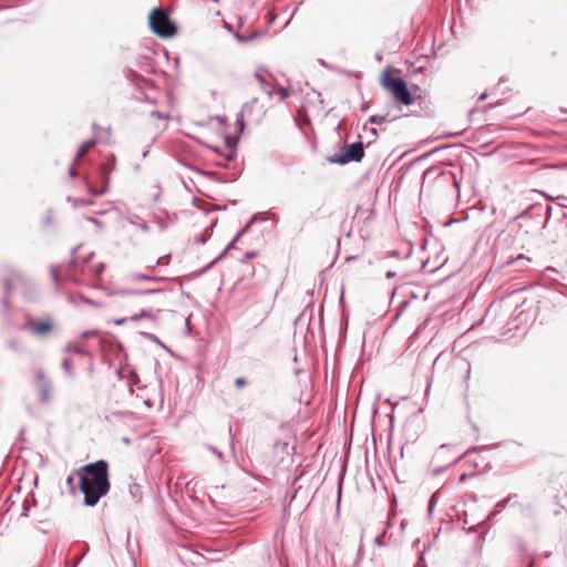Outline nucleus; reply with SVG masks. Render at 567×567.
<instances>
[{
    "instance_id": "f257e3e1",
    "label": "nucleus",
    "mask_w": 567,
    "mask_h": 567,
    "mask_svg": "<svg viewBox=\"0 0 567 567\" xmlns=\"http://www.w3.org/2000/svg\"><path fill=\"white\" fill-rule=\"evenodd\" d=\"M74 475L79 477V488L84 495L85 506H95L110 491L109 463L104 460L82 466Z\"/></svg>"
},
{
    "instance_id": "f03ea898",
    "label": "nucleus",
    "mask_w": 567,
    "mask_h": 567,
    "mask_svg": "<svg viewBox=\"0 0 567 567\" xmlns=\"http://www.w3.org/2000/svg\"><path fill=\"white\" fill-rule=\"evenodd\" d=\"M92 256L93 254L84 258L82 261L75 257H72L63 269L65 278L76 285L85 284V277L89 274H91L94 278H99L103 274L105 266L102 262L94 266H89L87 262Z\"/></svg>"
},
{
    "instance_id": "7ed1b4c3",
    "label": "nucleus",
    "mask_w": 567,
    "mask_h": 567,
    "mask_svg": "<svg viewBox=\"0 0 567 567\" xmlns=\"http://www.w3.org/2000/svg\"><path fill=\"white\" fill-rule=\"evenodd\" d=\"M382 86L391 92L395 101L403 105H411L413 96L402 78L393 76L391 72L384 71L381 76Z\"/></svg>"
},
{
    "instance_id": "20e7f679",
    "label": "nucleus",
    "mask_w": 567,
    "mask_h": 567,
    "mask_svg": "<svg viewBox=\"0 0 567 567\" xmlns=\"http://www.w3.org/2000/svg\"><path fill=\"white\" fill-rule=\"evenodd\" d=\"M148 20L152 31L162 38H169L176 33V25L169 19L168 13L161 8L153 9Z\"/></svg>"
},
{
    "instance_id": "39448f33",
    "label": "nucleus",
    "mask_w": 567,
    "mask_h": 567,
    "mask_svg": "<svg viewBox=\"0 0 567 567\" xmlns=\"http://www.w3.org/2000/svg\"><path fill=\"white\" fill-rule=\"evenodd\" d=\"M364 156V147L362 142H354L344 145L339 153L328 157V162L344 165L350 162H360Z\"/></svg>"
},
{
    "instance_id": "423d86ee",
    "label": "nucleus",
    "mask_w": 567,
    "mask_h": 567,
    "mask_svg": "<svg viewBox=\"0 0 567 567\" xmlns=\"http://www.w3.org/2000/svg\"><path fill=\"white\" fill-rule=\"evenodd\" d=\"M115 163L116 158L114 155H112V164L110 168H106L105 166L103 168H99V186L91 182L87 177H85V185L91 196H102L107 193L110 184V174L114 169Z\"/></svg>"
},
{
    "instance_id": "0eeeda50",
    "label": "nucleus",
    "mask_w": 567,
    "mask_h": 567,
    "mask_svg": "<svg viewBox=\"0 0 567 567\" xmlns=\"http://www.w3.org/2000/svg\"><path fill=\"white\" fill-rule=\"evenodd\" d=\"M482 447H472L465 452H462V453H452L454 447L452 445H449V444H442L435 452L434 454V460L436 462H441V463H444V465L447 467V466H453L455 465L456 463H458L463 457H465L467 454H470L471 452H476L478 450H481Z\"/></svg>"
},
{
    "instance_id": "6e6552de",
    "label": "nucleus",
    "mask_w": 567,
    "mask_h": 567,
    "mask_svg": "<svg viewBox=\"0 0 567 567\" xmlns=\"http://www.w3.org/2000/svg\"><path fill=\"white\" fill-rule=\"evenodd\" d=\"M35 378L39 391V402L47 404L51 400V382L42 370H37Z\"/></svg>"
},
{
    "instance_id": "1a4fd4ad",
    "label": "nucleus",
    "mask_w": 567,
    "mask_h": 567,
    "mask_svg": "<svg viewBox=\"0 0 567 567\" xmlns=\"http://www.w3.org/2000/svg\"><path fill=\"white\" fill-rule=\"evenodd\" d=\"M257 220H264L262 218H259L258 216H252L250 220L240 229V231L233 238V240L226 246V248L223 250V252L216 257L209 265L208 268L213 267L217 261H219L231 249H235L236 243L239 240V238L246 234L251 225Z\"/></svg>"
},
{
    "instance_id": "9d476101",
    "label": "nucleus",
    "mask_w": 567,
    "mask_h": 567,
    "mask_svg": "<svg viewBox=\"0 0 567 567\" xmlns=\"http://www.w3.org/2000/svg\"><path fill=\"white\" fill-rule=\"evenodd\" d=\"M24 329H29L35 336H44L52 329L50 321H33L30 320L24 324Z\"/></svg>"
},
{
    "instance_id": "9b49d317",
    "label": "nucleus",
    "mask_w": 567,
    "mask_h": 567,
    "mask_svg": "<svg viewBox=\"0 0 567 567\" xmlns=\"http://www.w3.org/2000/svg\"><path fill=\"white\" fill-rule=\"evenodd\" d=\"M226 145L228 147V153L224 156V159L221 162H217L216 165L220 167H225L228 162H231L236 156V145L237 142L233 140L231 137H226Z\"/></svg>"
},
{
    "instance_id": "f8f14e48",
    "label": "nucleus",
    "mask_w": 567,
    "mask_h": 567,
    "mask_svg": "<svg viewBox=\"0 0 567 567\" xmlns=\"http://www.w3.org/2000/svg\"><path fill=\"white\" fill-rule=\"evenodd\" d=\"M258 103V100L257 99H252L250 102L248 103H245L243 105V109H241V112L237 115V118H236V124L239 128L240 132H243L244 130V116L245 115H250L254 106Z\"/></svg>"
},
{
    "instance_id": "ddd939ff",
    "label": "nucleus",
    "mask_w": 567,
    "mask_h": 567,
    "mask_svg": "<svg viewBox=\"0 0 567 567\" xmlns=\"http://www.w3.org/2000/svg\"><path fill=\"white\" fill-rule=\"evenodd\" d=\"M127 279L133 282H137V281L158 282V281L167 280V278H165V277H156V276L142 274V272H132L127 276Z\"/></svg>"
},
{
    "instance_id": "4468645a",
    "label": "nucleus",
    "mask_w": 567,
    "mask_h": 567,
    "mask_svg": "<svg viewBox=\"0 0 567 567\" xmlns=\"http://www.w3.org/2000/svg\"><path fill=\"white\" fill-rule=\"evenodd\" d=\"M166 290L164 288H147V289H123L121 291L124 296H142V295H155L162 293Z\"/></svg>"
},
{
    "instance_id": "2eb2a0df",
    "label": "nucleus",
    "mask_w": 567,
    "mask_h": 567,
    "mask_svg": "<svg viewBox=\"0 0 567 567\" xmlns=\"http://www.w3.org/2000/svg\"><path fill=\"white\" fill-rule=\"evenodd\" d=\"M255 79L258 81L259 85H260V89L268 95V96H272L275 94V89L272 86V84H270L269 82H267L265 75L262 74V70L259 69L256 73H255Z\"/></svg>"
},
{
    "instance_id": "dca6fc26",
    "label": "nucleus",
    "mask_w": 567,
    "mask_h": 567,
    "mask_svg": "<svg viewBox=\"0 0 567 567\" xmlns=\"http://www.w3.org/2000/svg\"><path fill=\"white\" fill-rule=\"evenodd\" d=\"M399 117H400V115H391L390 112H386L384 114L371 115L368 118V123L380 125L385 122H393V121L398 120Z\"/></svg>"
},
{
    "instance_id": "f3484780",
    "label": "nucleus",
    "mask_w": 567,
    "mask_h": 567,
    "mask_svg": "<svg viewBox=\"0 0 567 567\" xmlns=\"http://www.w3.org/2000/svg\"><path fill=\"white\" fill-rule=\"evenodd\" d=\"M66 200L69 203H71L74 208L84 207V206L94 204L93 199L76 198V197H72V196H68Z\"/></svg>"
},
{
    "instance_id": "a211bd4d",
    "label": "nucleus",
    "mask_w": 567,
    "mask_h": 567,
    "mask_svg": "<svg viewBox=\"0 0 567 567\" xmlns=\"http://www.w3.org/2000/svg\"><path fill=\"white\" fill-rule=\"evenodd\" d=\"M96 144L95 140H90L84 142L78 150V153L75 155L74 162H78L79 158H81L91 147H93Z\"/></svg>"
},
{
    "instance_id": "6ab92c4d",
    "label": "nucleus",
    "mask_w": 567,
    "mask_h": 567,
    "mask_svg": "<svg viewBox=\"0 0 567 567\" xmlns=\"http://www.w3.org/2000/svg\"><path fill=\"white\" fill-rule=\"evenodd\" d=\"M64 351L65 352H73L75 354H79V355H87L89 354V351L84 350L83 348L74 344V343H68L64 348Z\"/></svg>"
},
{
    "instance_id": "aec40b11",
    "label": "nucleus",
    "mask_w": 567,
    "mask_h": 567,
    "mask_svg": "<svg viewBox=\"0 0 567 567\" xmlns=\"http://www.w3.org/2000/svg\"><path fill=\"white\" fill-rule=\"evenodd\" d=\"M512 496H508L502 501H499L495 507H494V511L489 514L488 518H491L492 516L496 515L497 513L502 512L508 504L509 502L512 501Z\"/></svg>"
},
{
    "instance_id": "412c9836",
    "label": "nucleus",
    "mask_w": 567,
    "mask_h": 567,
    "mask_svg": "<svg viewBox=\"0 0 567 567\" xmlns=\"http://www.w3.org/2000/svg\"><path fill=\"white\" fill-rule=\"evenodd\" d=\"M50 275H51V278H52V280L54 282L55 289L60 290V288H61V277L59 275L58 269L54 266L50 267Z\"/></svg>"
},
{
    "instance_id": "4be33fe9",
    "label": "nucleus",
    "mask_w": 567,
    "mask_h": 567,
    "mask_svg": "<svg viewBox=\"0 0 567 567\" xmlns=\"http://www.w3.org/2000/svg\"><path fill=\"white\" fill-rule=\"evenodd\" d=\"M130 494L135 499V502H138L142 498L141 486L138 484H132L130 486Z\"/></svg>"
},
{
    "instance_id": "5701e85b",
    "label": "nucleus",
    "mask_w": 567,
    "mask_h": 567,
    "mask_svg": "<svg viewBox=\"0 0 567 567\" xmlns=\"http://www.w3.org/2000/svg\"><path fill=\"white\" fill-rule=\"evenodd\" d=\"M258 35L257 32H250L248 35H244V34H240V33H236L235 37L236 39L238 40V42L240 43H247L254 39H256Z\"/></svg>"
},
{
    "instance_id": "b1692460",
    "label": "nucleus",
    "mask_w": 567,
    "mask_h": 567,
    "mask_svg": "<svg viewBox=\"0 0 567 567\" xmlns=\"http://www.w3.org/2000/svg\"><path fill=\"white\" fill-rule=\"evenodd\" d=\"M62 368L64 370V373L72 378L73 377V368H72V361L70 359H64L62 362Z\"/></svg>"
},
{
    "instance_id": "393cba45",
    "label": "nucleus",
    "mask_w": 567,
    "mask_h": 567,
    "mask_svg": "<svg viewBox=\"0 0 567 567\" xmlns=\"http://www.w3.org/2000/svg\"><path fill=\"white\" fill-rule=\"evenodd\" d=\"M169 262V256H162L156 259L154 265L148 266L150 269H155L157 266L167 265Z\"/></svg>"
},
{
    "instance_id": "a878e982",
    "label": "nucleus",
    "mask_w": 567,
    "mask_h": 567,
    "mask_svg": "<svg viewBox=\"0 0 567 567\" xmlns=\"http://www.w3.org/2000/svg\"><path fill=\"white\" fill-rule=\"evenodd\" d=\"M138 317H141V319H151L153 321L156 320V316L151 310L147 309H142L141 312L138 313Z\"/></svg>"
},
{
    "instance_id": "bb28decb",
    "label": "nucleus",
    "mask_w": 567,
    "mask_h": 567,
    "mask_svg": "<svg viewBox=\"0 0 567 567\" xmlns=\"http://www.w3.org/2000/svg\"><path fill=\"white\" fill-rule=\"evenodd\" d=\"M207 449H208L212 453H214V454L219 458V461H220L221 463H224V462H225L224 454H223V453H221L217 447H215V446H213V445H208V446H207Z\"/></svg>"
},
{
    "instance_id": "cd10ccee",
    "label": "nucleus",
    "mask_w": 567,
    "mask_h": 567,
    "mask_svg": "<svg viewBox=\"0 0 567 567\" xmlns=\"http://www.w3.org/2000/svg\"><path fill=\"white\" fill-rule=\"evenodd\" d=\"M143 336L147 338L148 340L159 344L161 347L165 348L164 343L155 336L148 332H144Z\"/></svg>"
},
{
    "instance_id": "c85d7f7f",
    "label": "nucleus",
    "mask_w": 567,
    "mask_h": 567,
    "mask_svg": "<svg viewBox=\"0 0 567 567\" xmlns=\"http://www.w3.org/2000/svg\"><path fill=\"white\" fill-rule=\"evenodd\" d=\"M80 299L82 302L86 303V305H91V306H94V307H100L101 303L89 298V297H85V296H80Z\"/></svg>"
},
{
    "instance_id": "c756f323",
    "label": "nucleus",
    "mask_w": 567,
    "mask_h": 567,
    "mask_svg": "<svg viewBox=\"0 0 567 567\" xmlns=\"http://www.w3.org/2000/svg\"><path fill=\"white\" fill-rule=\"evenodd\" d=\"M275 94H279L281 100H286L289 96L288 89L280 87L278 91H275Z\"/></svg>"
},
{
    "instance_id": "7c9ffc66",
    "label": "nucleus",
    "mask_w": 567,
    "mask_h": 567,
    "mask_svg": "<svg viewBox=\"0 0 567 567\" xmlns=\"http://www.w3.org/2000/svg\"><path fill=\"white\" fill-rule=\"evenodd\" d=\"M86 220L95 225L99 229L103 228V223L95 217H87Z\"/></svg>"
},
{
    "instance_id": "2f4dec72",
    "label": "nucleus",
    "mask_w": 567,
    "mask_h": 567,
    "mask_svg": "<svg viewBox=\"0 0 567 567\" xmlns=\"http://www.w3.org/2000/svg\"><path fill=\"white\" fill-rule=\"evenodd\" d=\"M29 511H30V503H29V499H25L23 502V505H22V516H28L29 515Z\"/></svg>"
},
{
    "instance_id": "473e14b6",
    "label": "nucleus",
    "mask_w": 567,
    "mask_h": 567,
    "mask_svg": "<svg viewBox=\"0 0 567 567\" xmlns=\"http://www.w3.org/2000/svg\"><path fill=\"white\" fill-rule=\"evenodd\" d=\"M246 384H247V381H246V379H245V378L239 377V378H237V379L235 380V385H236L237 388H241V386H244V385H246Z\"/></svg>"
},
{
    "instance_id": "72a5a7b5",
    "label": "nucleus",
    "mask_w": 567,
    "mask_h": 567,
    "mask_svg": "<svg viewBox=\"0 0 567 567\" xmlns=\"http://www.w3.org/2000/svg\"><path fill=\"white\" fill-rule=\"evenodd\" d=\"M151 116L152 117H156V118H161V120H164V118L168 117V116L164 115L163 113H161L158 111L151 112Z\"/></svg>"
},
{
    "instance_id": "f704fd0d",
    "label": "nucleus",
    "mask_w": 567,
    "mask_h": 567,
    "mask_svg": "<svg viewBox=\"0 0 567 567\" xmlns=\"http://www.w3.org/2000/svg\"><path fill=\"white\" fill-rule=\"evenodd\" d=\"M75 163H76V162H74V163L72 164V166L69 168V176H70L71 178H74V177H76V176H78V171H76V169H75V167H74Z\"/></svg>"
},
{
    "instance_id": "c9c22d12",
    "label": "nucleus",
    "mask_w": 567,
    "mask_h": 567,
    "mask_svg": "<svg viewBox=\"0 0 567 567\" xmlns=\"http://www.w3.org/2000/svg\"><path fill=\"white\" fill-rule=\"evenodd\" d=\"M518 260H526V261H528L529 259H528V258H526V257H525V256H523V255H519L517 258L508 259L506 264H507V265H511V264H513L514 261H518Z\"/></svg>"
},
{
    "instance_id": "e433bc0d",
    "label": "nucleus",
    "mask_w": 567,
    "mask_h": 567,
    "mask_svg": "<svg viewBox=\"0 0 567 567\" xmlns=\"http://www.w3.org/2000/svg\"><path fill=\"white\" fill-rule=\"evenodd\" d=\"M431 385H432V377L429 379L425 391H424L425 398H427L430 394Z\"/></svg>"
},
{
    "instance_id": "4c0bfd02",
    "label": "nucleus",
    "mask_w": 567,
    "mask_h": 567,
    "mask_svg": "<svg viewBox=\"0 0 567 567\" xmlns=\"http://www.w3.org/2000/svg\"><path fill=\"white\" fill-rule=\"evenodd\" d=\"M112 155H113V154H111V155L109 156L107 161H106L105 163L101 164V166H100L99 168H103L104 166H105L106 168H110V166H111V164H112Z\"/></svg>"
},
{
    "instance_id": "58836bf2",
    "label": "nucleus",
    "mask_w": 567,
    "mask_h": 567,
    "mask_svg": "<svg viewBox=\"0 0 567 567\" xmlns=\"http://www.w3.org/2000/svg\"><path fill=\"white\" fill-rule=\"evenodd\" d=\"M66 484L70 486L71 489H74V477H73V475H70L66 478Z\"/></svg>"
},
{
    "instance_id": "ea45409f",
    "label": "nucleus",
    "mask_w": 567,
    "mask_h": 567,
    "mask_svg": "<svg viewBox=\"0 0 567 567\" xmlns=\"http://www.w3.org/2000/svg\"><path fill=\"white\" fill-rule=\"evenodd\" d=\"M95 333H96V331H95V330L84 331V332H82L81 337H82V338H89V337H91V336H93V334H95Z\"/></svg>"
},
{
    "instance_id": "a19ab883",
    "label": "nucleus",
    "mask_w": 567,
    "mask_h": 567,
    "mask_svg": "<svg viewBox=\"0 0 567 567\" xmlns=\"http://www.w3.org/2000/svg\"><path fill=\"white\" fill-rule=\"evenodd\" d=\"M382 537H383V535L377 536L374 538V544H377L378 546H382L383 545Z\"/></svg>"
},
{
    "instance_id": "79ce46f5",
    "label": "nucleus",
    "mask_w": 567,
    "mask_h": 567,
    "mask_svg": "<svg viewBox=\"0 0 567 567\" xmlns=\"http://www.w3.org/2000/svg\"><path fill=\"white\" fill-rule=\"evenodd\" d=\"M256 255H257L256 251H248V252H246L245 258L251 259V258L256 257Z\"/></svg>"
},
{
    "instance_id": "37998d69",
    "label": "nucleus",
    "mask_w": 567,
    "mask_h": 567,
    "mask_svg": "<svg viewBox=\"0 0 567 567\" xmlns=\"http://www.w3.org/2000/svg\"><path fill=\"white\" fill-rule=\"evenodd\" d=\"M434 498H435V494L432 495L431 499H430V503H429V512H432L433 509V506H434Z\"/></svg>"
},
{
    "instance_id": "c03bdc74",
    "label": "nucleus",
    "mask_w": 567,
    "mask_h": 567,
    "mask_svg": "<svg viewBox=\"0 0 567 567\" xmlns=\"http://www.w3.org/2000/svg\"><path fill=\"white\" fill-rule=\"evenodd\" d=\"M385 277H386V278H393V277H395V272H394L393 270H388V271L385 272Z\"/></svg>"
},
{
    "instance_id": "a18cd8bd",
    "label": "nucleus",
    "mask_w": 567,
    "mask_h": 567,
    "mask_svg": "<svg viewBox=\"0 0 567 567\" xmlns=\"http://www.w3.org/2000/svg\"><path fill=\"white\" fill-rule=\"evenodd\" d=\"M140 319H141V317H138V313H136V315H134V316L128 318V320L133 321V322L138 321Z\"/></svg>"
},
{
    "instance_id": "49530a36",
    "label": "nucleus",
    "mask_w": 567,
    "mask_h": 567,
    "mask_svg": "<svg viewBox=\"0 0 567 567\" xmlns=\"http://www.w3.org/2000/svg\"><path fill=\"white\" fill-rule=\"evenodd\" d=\"M551 209H553V208H551V206H550V205H547V206H546V214H547V217H550V215H551Z\"/></svg>"
},
{
    "instance_id": "de8ad7c7",
    "label": "nucleus",
    "mask_w": 567,
    "mask_h": 567,
    "mask_svg": "<svg viewBox=\"0 0 567 567\" xmlns=\"http://www.w3.org/2000/svg\"><path fill=\"white\" fill-rule=\"evenodd\" d=\"M487 96H488V94L484 92V93H482V94L480 95L478 101H484V100H486V99H487Z\"/></svg>"
},
{
    "instance_id": "09e8293b",
    "label": "nucleus",
    "mask_w": 567,
    "mask_h": 567,
    "mask_svg": "<svg viewBox=\"0 0 567 567\" xmlns=\"http://www.w3.org/2000/svg\"><path fill=\"white\" fill-rule=\"evenodd\" d=\"M128 321V318H122L120 320H116V324H123L124 322Z\"/></svg>"
},
{
    "instance_id": "8fccbe9b",
    "label": "nucleus",
    "mask_w": 567,
    "mask_h": 567,
    "mask_svg": "<svg viewBox=\"0 0 567 567\" xmlns=\"http://www.w3.org/2000/svg\"><path fill=\"white\" fill-rule=\"evenodd\" d=\"M370 133H371L373 136H378V130H377V128H371V130H370Z\"/></svg>"
},
{
    "instance_id": "3c124183",
    "label": "nucleus",
    "mask_w": 567,
    "mask_h": 567,
    "mask_svg": "<svg viewBox=\"0 0 567 567\" xmlns=\"http://www.w3.org/2000/svg\"><path fill=\"white\" fill-rule=\"evenodd\" d=\"M212 150H213L214 152H216L217 154H221L218 147H212Z\"/></svg>"
},
{
    "instance_id": "603ef678",
    "label": "nucleus",
    "mask_w": 567,
    "mask_h": 567,
    "mask_svg": "<svg viewBox=\"0 0 567 567\" xmlns=\"http://www.w3.org/2000/svg\"><path fill=\"white\" fill-rule=\"evenodd\" d=\"M12 277H13V278H20L21 276H20L18 272H13V274H12Z\"/></svg>"
},
{
    "instance_id": "864d4df0",
    "label": "nucleus",
    "mask_w": 567,
    "mask_h": 567,
    "mask_svg": "<svg viewBox=\"0 0 567 567\" xmlns=\"http://www.w3.org/2000/svg\"><path fill=\"white\" fill-rule=\"evenodd\" d=\"M361 110L364 112L368 110V105H362Z\"/></svg>"
},
{
    "instance_id": "5fc2aeb1",
    "label": "nucleus",
    "mask_w": 567,
    "mask_h": 567,
    "mask_svg": "<svg viewBox=\"0 0 567 567\" xmlns=\"http://www.w3.org/2000/svg\"><path fill=\"white\" fill-rule=\"evenodd\" d=\"M69 301H70V302H75V301H74V298H73L72 296H70V297H69Z\"/></svg>"
},
{
    "instance_id": "6e6d98bb",
    "label": "nucleus",
    "mask_w": 567,
    "mask_h": 567,
    "mask_svg": "<svg viewBox=\"0 0 567 567\" xmlns=\"http://www.w3.org/2000/svg\"><path fill=\"white\" fill-rule=\"evenodd\" d=\"M95 214L102 215V214H104V212L103 210H97V212H95Z\"/></svg>"
},
{
    "instance_id": "4d7b16f0",
    "label": "nucleus",
    "mask_w": 567,
    "mask_h": 567,
    "mask_svg": "<svg viewBox=\"0 0 567 567\" xmlns=\"http://www.w3.org/2000/svg\"><path fill=\"white\" fill-rule=\"evenodd\" d=\"M557 199H567L565 196H558Z\"/></svg>"
},
{
    "instance_id": "13d9d810",
    "label": "nucleus",
    "mask_w": 567,
    "mask_h": 567,
    "mask_svg": "<svg viewBox=\"0 0 567 567\" xmlns=\"http://www.w3.org/2000/svg\"><path fill=\"white\" fill-rule=\"evenodd\" d=\"M123 441H124V443H128L130 442V440L127 437H124Z\"/></svg>"
}]
</instances>
